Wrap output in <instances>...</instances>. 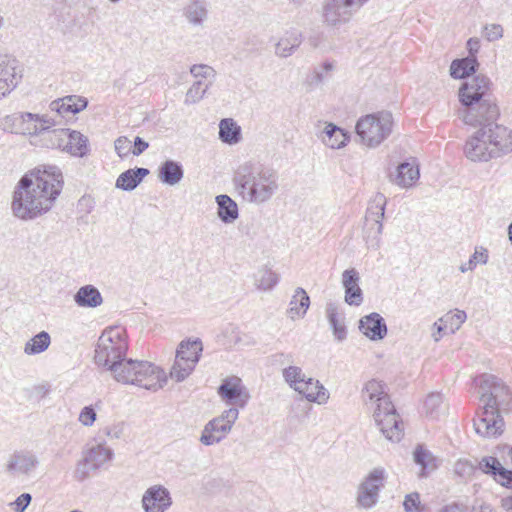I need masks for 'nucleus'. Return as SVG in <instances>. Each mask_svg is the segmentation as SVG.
<instances>
[{
	"instance_id": "1",
	"label": "nucleus",
	"mask_w": 512,
	"mask_h": 512,
	"mask_svg": "<svg viewBox=\"0 0 512 512\" xmlns=\"http://www.w3.org/2000/svg\"><path fill=\"white\" fill-rule=\"evenodd\" d=\"M63 185V174L57 166L43 165L26 173L13 191V215L30 221L47 214L61 194Z\"/></svg>"
},
{
	"instance_id": "2",
	"label": "nucleus",
	"mask_w": 512,
	"mask_h": 512,
	"mask_svg": "<svg viewBox=\"0 0 512 512\" xmlns=\"http://www.w3.org/2000/svg\"><path fill=\"white\" fill-rule=\"evenodd\" d=\"M479 390L484 406L474 418L475 432L485 438L497 437L504 430L500 413H512V390L492 374L480 376Z\"/></svg>"
},
{
	"instance_id": "3",
	"label": "nucleus",
	"mask_w": 512,
	"mask_h": 512,
	"mask_svg": "<svg viewBox=\"0 0 512 512\" xmlns=\"http://www.w3.org/2000/svg\"><path fill=\"white\" fill-rule=\"evenodd\" d=\"M233 183L245 201L263 204L277 192L278 176L275 171L245 162L235 171Z\"/></svg>"
},
{
	"instance_id": "4",
	"label": "nucleus",
	"mask_w": 512,
	"mask_h": 512,
	"mask_svg": "<svg viewBox=\"0 0 512 512\" xmlns=\"http://www.w3.org/2000/svg\"><path fill=\"white\" fill-rule=\"evenodd\" d=\"M512 152V129L497 124L479 128L469 137L464 146L466 157L474 162L489 161Z\"/></svg>"
},
{
	"instance_id": "5",
	"label": "nucleus",
	"mask_w": 512,
	"mask_h": 512,
	"mask_svg": "<svg viewBox=\"0 0 512 512\" xmlns=\"http://www.w3.org/2000/svg\"><path fill=\"white\" fill-rule=\"evenodd\" d=\"M362 397L366 406L373 410V418L382 434L392 442H399L404 435L403 423L384 385L376 380L368 381L362 390Z\"/></svg>"
},
{
	"instance_id": "6",
	"label": "nucleus",
	"mask_w": 512,
	"mask_h": 512,
	"mask_svg": "<svg viewBox=\"0 0 512 512\" xmlns=\"http://www.w3.org/2000/svg\"><path fill=\"white\" fill-rule=\"evenodd\" d=\"M127 350L125 332L118 327H109L98 338L94 354L95 364L110 371L116 380L117 374L122 372L128 360Z\"/></svg>"
},
{
	"instance_id": "7",
	"label": "nucleus",
	"mask_w": 512,
	"mask_h": 512,
	"mask_svg": "<svg viewBox=\"0 0 512 512\" xmlns=\"http://www.w3.org/2000/svg\"><path fill=\"white\" fill-rule=\"evenodd\" d=\"M167 379L165 371L155 364L148 361L129 359L124 364L122 372L117 374L116 381L157 391L167 383Z\"/></svg>"
},
{
	"instance_id": "8",
	"label": "nucleus",
	"mask_w": 512,
	"mask_h": 512,
	"mask_svg": "<svg viewBox=\"0 0 512 512\" xmlns=\"http://www.w3.org/2000/svg\"><path fill=\"white\" fill-rule=\"evenodd\" d=\"M282 377L288 386L310 402L325 403L329 394L316 379L307 377L298 366L290 365L282 370Z\"/></svg>"
},
{
	"instance_id": "9",
	"label": "nucleus",
	"mask_w": 512,
	"mask_h": 512,
	"mask_svg": "<svg viewBox=\"0 0 512 512\" xmlns=\"http://www.w3.org/2000/svg\"><path fill=\"white\" fill-rule=\"evenodd\" d=\"M392 114L380 112L361 117L356 124V133L368 147L378 146L392 130Z\"/></svg>"
},
{
	"instance_id": "10",
	"label": "nucleus",
	"mask_w": 512,
	"mask_h": 512,
	"mask_svg": "<svg viewBox=\"0 0 512 512\" xmlns=\"http://www.w3.org/2000/svg\"><path fill=\"white\" fill-rule=\"evenodd\" d=\"M458 111L459 118L466 124L473 127L483 128L497 120L499 108L495 99H485L471 104H462Z\"/></svg>"
},
{
	"instance_id": "11",
	"label": "nucleus",
	"mask_w": 512,
	"mask_h": 512,
	"mask_svg": "<svg viewBox=\"0 0 512 512\" xmlns=\"http://www.w3.org/2000/svg\"><path fill=\"white\" fill-rule=\"evenodd\" d=\"M113 455V450L104 443L88 448L83 451L82 459L76 465L74 478L78 481H84L90 477L91 471H96L111 461Z\"/></svg>"
},
{
	"instance_id": "12",
	"label": "nucleus",
	"mask_w": 512,
	"mask_h": 512,
	"mask_svg": "<svg viewBox=\"0 0 512 512\" xmlns=\"http://www.w3.org/2000/svg\"><path fill=\"white\" fill-rule=\"evenodd\" d=\"M239 416L237 408L224 410L218 417L213 418L204 426L200 442L205 446L219 443L231 431Z\"/></svg>"
},
{
	"instance_id": "13",
	"label": "nucleus",
	"mask_w": 512,
	"mask_h": 512,
	"mask_svg": "<svg viewBox=\"0 0 512 512\" xmlns=\"http://www.w3.org/2000/svg\"><path fill=\"white\" fill-rule=\"evenodd\" d=\"M386 471L384 468H374L360 483L357 489L356 502L363 509H371L379 499L380 489L384 486Z\"/></svg>"
},
{
	"instance_id": "14",
	"label": "nucleus",
	"mask_w": 512,
	"mask_h": 512,
	"mask_svg": "<svg viewBox=\"0 0 512 512\" xmlns=\"http://www.w3.org/2000/svg\"><path fill=\"white\" fill-rule=\"evenodd\" d=\"M369 0H327L323 6V18L330 26L347 23L353 14Z\"/></svg>"
},
{
	"instance_id": "15",
	"label": "nucleus",
	"mask_w": 512,
	"mask_h": 512,
	"mask_svg": "<svg viewBox=\"0 0 512 512\" xmlns=\"http://www.w3.org/2000/svg\"><path fill=\"white\" fill-rule=\"evenodd\" d=\"M386 197L382 193H377L371 200L366 212V222H371L368 235L365 236L368 247L378 248L380 245V235L382 234V219L385 214Z\"/></svg>"
},
{
	"instance_id": "16",
	"label": "nucleus",
	"mask_w": 512,
	"mask_h": 512,
	"mask_svg": "<svg viewBox=\"0 0 512 512\" xmlns=\"http://www.w3.org/2000/svg\"><path fill=\"white\" fill-rule=\"evenodd\" d=\"M494 99L491 93V81L483 75H474L466 80L459 89V101L461 104H471L482 99Z\"/></svg>"
},
{
	"instance_id": "17",
	"label": "nucleus",
	"mask_w": 512,
	"mask_h": 512,
	"mask_svg": "<svg viewBox=\"0 0 512 512\" xmlns=\"http://www.w3.org/2000/svg\"><path fill=\"white\" fill-rule=\"evenodd\" d=\"M217 393L227 405L235 406L234 408L237 409H243L250 399L248 389L243 385L241 378L238 376H230L223 379L217 389Z\"/></svg>"
},
{
	"instance_id": "18",
	"label": "nucleus",
	"mask_w": 512,
	"mask_h": 512,
	"mask_svg": "<svg viewBox=\"0 0 512 512\" xmlns=\"http://www.w3.org/2000/svg\"><path fill=\"white\" fill-rule=\"evenodd\" d=\"M37 120H39L38 114L18 112L4 117L1 125L5 131L11 133L38 135L40 128H37Z\"/></svg>"
},
{
	"instance_id": "19",
	"label": "nucleus",
	"mask_w": 512,
	"mask_h": 512,
	"mask_svg": "<svg viewBox=\"0 0 512 512\" xmlns=\"http://www.w3.org/2000/svg\"><path fill=\"white\" fill-rule=\"evenodd\" d=\"M172 503L169 490L160 484L149 487L141 499L144 512H166L170 509Z\"/></svg>"
},
{
	"instance_id": "20",
	"label": "nucleus",
	"mask_w": 512,
	"mask_h": 512,
	"mask_svg": "<svg viewBox=\"0 0 512 512\" xmlns=\"http://www.w3.org/2000/svg\"><path fill=\"white\" fill-rule=\"evenodd\" d=\"M39 465L36 454L29 450H18L10 455L6 471L12 476H29Z\"/></svg>"
},
{
	"instance_id": "21",
	"label": "nucleus",
	"mask_w": 512,
	"mask_h": 512,
	"mask_svg": "<svg viewBox=\"0 0 512 512\" xmlns=\"http://www.w3.org/2000/svg\"><path fill=\"white\" fill-rule=\"evenodd\" d=\"M419 177V165L415 158H410L397 166L396 173L395 175H390V180L401 188H410Z\"/></svg>"
},
{
	"instance_id": "22",
	"label": "nucleus",
	"mask_w": 512,
	"mask_h": 512,
	"mask_svg": "<svg viewBox=\"0 0 512 512\" xmlns=\"http://www.w3.org/2000/svg\"><path fill=\"white\" fill-rule=\"evenodd\" d=\"M182 15L188 24L202 28L209 18V3L207 0H187Z\"/></svg>"
},
{
	"instance_id": "23",
	"label": "nucleus",
	"mask_w": 512,
	"mask_h": 512,
	"mask_svg": "<svg viewBox=\"0 0 512 512\" xmlns=\"http://www.w3.org/2000/svg\"><path fill=\"white\" fill-rule=\"evenodd\" d=\"M360 331L370 340L378 341L387 335V325L384 318L376 312L362 317L359 321Z\"/></svg>"
},
{
	"instance_id": "24",
	"label": "nucleus",
	"mask_w": 512,
	"mask_h": 512,
	"mask_svg": "<svg viewBox=\"0 0 512 512\" xmlns=\"http://www.w3.org/2000/svg\"><path fill=\"white\" fill-rule=\"evenodd\" d=\"M359 273L356 269H347L342 273V284L345 288V302L359 306L363 302V293L359 287Z\"/></svg>"
},
{
	"instance_id": "25",
	"label": "nucleus",
	"mask_w": 512,
	"mask_h": 512,
	"mask_svg": "<svg viewBox=\"0 0 512 512\" xmlns=\"http://www.w3.org/2000/svg\"><path fill=\"white\" fill-rule=\"evenodd\" d=\"M88 101L86 98L70 95L64 98L54 100L50 104L52 111L57 112L62 117L75 115L87 107Z\"/></svg>"
},
{
	"instance_id": "26",
	"label": "nucleus",
	"mask_w": 512,
	"mask_h": 512,
	"mask_svg": "<svg viewBox=\"0 0 512 512\" xmlns=\"http://www.w3.org/2000/svg\"><path fill=\"white\" fill-rule=\"evenodd\" d=\"M16 85L15 60L0 55V99L10 93Z\"/></svg>"
},
{
	"instance_id": "27",
	"label": "nucleus",
	"mask_w": 512,
	"mask_h": 512,
	"mask_svg": "<svg viewBox=\"0 0 512 512\" xmlns=\"http://www.w3.org/2000/svg\"><path fill=\"white\" fill-rule=\"evenodd\" d=\"M158 179L165 185L175 186L184 177V169L180 162L169 159L164 161L158 168Z\"/></svg>"
},
{
	"instance_id": "28",
	"label": "nucleus",
	"mask_w": 512,
	"mask_h": 512,
	"mask_svg": "<svg viewBox=\"0 0 512 512\" xmlns=\"http://www.w3.org/2000/svg\"><path fill=\"white\" fill-rule=\"evenodd\" d=\"M302 34L296 29L286 31L275 45V54L286 58L291 56L302 43Z\"/></svg>"
},
{
	"instance_id": "29",
	"label": "nucleus",
	"mask_w": 512,
	"mask_h": 512,
	"mask_svg": "<svg viewBox=\"0 0 512 512\" xmlns=\"http://www.w3.org/2000/svg\"><path fill=\"white\" fill-rule=\"evenodd\" d=\"M217 204V215L225 224L234 223L239 217L237 203L228 195L221 194L215 198Z\"/></svg>"
},
{
	"instance_id": "30",
	"label": "nucleus",
	"mask_w": 512,
	"mask_h": 512,
	"mask_svg": "<svg viewBox=\"0 0 512 512\" xmlns=\"http://www.w3.org/2000/svg\"><path fill=\"white\" fill-rule=\"evenodd\" d=\"M73 298L75 303L82 308H96L103 303L100 291L91 284L80 287Z\"/></svg>"
},
{
	"instance_id": "31",
	"label": "nucleus",
	"mask_w": 512,
	"mask_h": 512,
	"mask_svg": "<svg viewBox=\"0 0 512 512\" xmlns=\"http://www.w3.org/2000/svg\"><path fill=\"white\" fill-rule=\"evenodd\" d=\"M148 174L149 170L147 168L128 169L118 176L116 187L124 191H132Z\"/></svg>"
},
{
	"instance_id": "32",
	"label": "nucleus",
	"mask_w": 512,
	"mask_h": 512,
	"mask_svg": "<svg viewBox=\"0 0 512 512\" xmlns=\"http://www.w3.org/2000/svg\"><path fill=\"white\" fill-rule=\"evenodd\" d=\"M64 151L75 157H84L89 152L88 138L79 131L69 129Z\"/></svg>"
},
{
	"instance_id": "33",
	"label": "nucleus",
	"mask_w": 512,
	"mask_h": 512,
	"mask_svg": "<svg viewBox=\"0 0 512 512\" xmlns=\"http://www.w3.org/2000/svg\"><path fill=\"white\" fill-rule=\"evenodd\" d=\"M325 312L335 339L338 341H343L346 339L347 330L343 321V317L338 312L337 304L334 302L327 303Z\"/></svg>"
},
{
	"instance_id": "34",
	"label": "nucleus",
	"mask_w": 512,
	"mask_h": 512,
	"mask_svg": "<svg viewBox=\"0 0 512 512\" xmlns=\"http://www.w3.org/2000/svg\"><path fill=\"white\" fill-rule=\"evenodd\" d=\"M322 142L332 148L340 149L344 147L348 141V136L343 129L333 123H327L321 134Z\"/></svg>"
},
{
	"instance_id": "35",
	"label": "nucleus",
	"mask_w": 512,
	"mask_h": 512,
	"mask_svg": "<svg viewBox=\"0 0 512 512\" xmlns=\"http://www.w3.org/2000/svg\"><path fill=\"white\" fill-rule=\"evenodd\" d=\"M479 67L477 58L464 57L455 59L450 65V75L454 79H464L473 75Z\"/></svg>"
},
{
	"instance_id": "36",
	"label": "nucleus",
	"mask_w": 512,
	"mask_h": 512,
	"mask_svg": "<svg viewBox=\"0 0 512 512\" xmlns=\"http://www.w3.org/2000/svg\"><path fill=\"white\" fill-rule=\"evenodd\" d=\"M310 306V298L306 291L298 287L289 303L288 315L291 319L303 317Z\"/></svg>"
},
{
	"instance_id": "37",
	"label": "nucleus",
	"mask_w": 512,
	"mask_h": 512,
	"mask_svg": "<svg viewBox=\"0 0 512 512\" xmlns=\"http://www.w3.org/2000/svg\"><path fill=\"white\" fill-rule=\"evenodd\" d=\"M219 139L226 144H237L241 140V128L231 118H225L219 124Z\"/></svg>"
},
{
	"instance_id": "38",
	"label": "nucleus",
	"mask_w": 512,
	"mask_h": 512,
	"mask_svg": "<svg viewBox=\"0 0 512 512\" xmlns=\"http://www.w3.org/2000/svg\"><path fill=\"white\" fill-rule=\"evenodd\" d=\"M50 344L51 337L49 333L41 331L25 343L24 353L29 356L43 353L49 348Z\"/></svg>"
},
{
	"instance_id": "39",
	"label": "nucleus",
	"mask_w": 512,
	"mask_h": 512,
	"mask_svg": "<svg viewBox=\"0 0 512 512\" xmlns=\"http://www.w3.org/2000/svg\"><path fill=\"white\" fill-rule=\"evenodd\" d=\"M184 352L182 350H176V356L173 366L170 370L171 379L176 382H181L185 380L191 372L194 370V366L188 363L183 358Z\"/></svg>"
},
{
	"instance_id": "40",
	"label": "nucleus",
	"mask_w": 512,
	"mask_h": 512,
	"mask_svg": "<svg viewBox=\"0 0 512 512\" xmlns=\"http://www.w3.org/2000/svg\"><path fill=\"white\" fill-rule=\"evenodd\" d=\"M177 350H182L184 360L195 367L200 359L203 346L201 340L197 338L193 341H181Z\"/></svg>"
},
{
	"instance_id": "41",
	"label": "nucleus",
	"mask_w": 512,
	"mask_h": 512,
	"mask_svg": "<svg viewBox=\"0 0 512 512\" xmlns=\"http://www.w3.org/2000/svg\"><path fill=\"white\" fill-rule=\"evenodd\" d=\"M424 409L426 416L437 419L445 412L443 398L440 393H430L424 401Z\"/></svg>"
},
{
	"instance_id": "42",
	"label": "nucleus",
	"mask_w": 512,
	"mask_h": 512,
	"mask_svg": "<svg viewBox=\"0 0 512 512\" xmlns=\"http://www.w3.org/2000/svg\"><path fill=\"white\" fill-rule=\"evenodd\" d=\"M255 285L263 291L271 290L278 283V276L268 268H261L254 276Z\"/></svg>"
},
{
	"instance_id": "43",
	"label": "nucleus",
	"mask_w": 512,
	"mask_h": 512,
	"mask_svg": "<svg viewBox=\"0 0 512 512\" xmlns=\"http://www.w3.org/2000/svg\"><path fill=\"white\" fill-rule=\"evenodd\" d=\"M68 133L69 129H53L43 134V141L47 147L64 151Z\"/></svg>"
},
{
	"instance_id": "44",
	"label": "nucleus",
	"mask_w": 512,
	"mask_h": 512,
	"mask_svg": "<svg viewBox=\"0 0 512 512\" xmlns=\"http://www.w3.org/2000/svg\"><path fill=\"white\" fill-rule=\"evenodd\" d=\"M413 458H414L415 463L421 466V472H420L421 477L426 476V472H425L426 469L434 468V464H433L434 458H433L432 454L429 451L423 449V447H421V446H418L415 449V451L413 453Z\"/></svg>"
},
{
	"instance_id": "45",
	"label": "nucleus",
	"mask_w": 512,
	"mask_h": 512,
	"mask_svg": "<svg viewBox=\"0 0 512 512\" xmlns=\"http://www.w3.org/2000/svg\"><path fill=\"white\" fill-rule=\"evenodd\" d=\"M467 316L462 310H455V312H449L439 319V322L443 323L445 327H450L452 333L458 330L461 325L465 322Z\"/></svg>"
},
{
	"instance_id": "46",
	"label": "nucleus",
	"mask_w": 512,
	"mask_h": 512,
	"mask_svg": "<svg viewBox=\"0 0 512 512\" xmlns=\"http://www.w3.org/2000/svg\"><path fill=\"white\" fill-rule=\"evenodd\" d=\"M488 261V251L483 247H479L475 249V252L470 257L467 263L462 264L459 269L462 273L467 271H472L475 269L478 263L486 264Z\"/></svg>"
},
{
	"instance_id": "47",
	"label": "nucleus",
	"mask_w": 512,
	"mask_h": 512,
	"mask_svg": "<svg viewBox=\"0 0 512 512\" xmlns=\"http://www.w3.org/2000/svg\"><path fill=\"white\" fill-rule=\"evenodd\" d=\"M210 85L211 83L209 85H205V87H202V81L195 82L187 91L185 102L197 103L198 101H200L204 97Z\"/></svg>"
},
{
	"instance_id": "48",
	"label": "nucleus",
	"mask_w": 512,
	"mask_h": 512,
	"mask_svg": "<svg viewBox=\"0 0 512 512\" xmlns=\"http://www.w3.org/2000/svg\"><path fill=\"white\" fill-rule=\"evenodd\" d=\"M477 468V464L468 459H459L454 465V472L460 477H470Z\"/></svg>"
},
{
	"instance_id": "49",
	"label": "nucleus",
	"mask_w": 512,
	"mask_h": 512,
	"mask_svg": "<svg viewBox=\"0 0 512 512\" xmlns=\"http://www.w3.org/2000/svg\"><path fill=\"white\" fill-rule=\"evenodd\" d=\"M501 466V463L498 461L497 458L492 456H486L483 457L479 462L477 467L484 472L485 474L495 476L496 472L498 471V467Z\"/></svg>"
},
{
	"instance_id": "50",
	"label": "nucleus",
	"mask_w": 512,
	"mask_h": 512,
	"mask_svg": "<svg viewBox=\"0 0 512 512\" xmlns=\"http://www.w3.org/2000/svg\"><path fill=\"white\" fill-rule=\"evenodd\" d=\"M403 507L405 512H422L423 507L421 506L419 494L414 492L406 495Z\"/></svg>"
},
{
	"instance_id": "51",
	"label": "nucleus",
	"mask_w": 512,
	"mask_h": 512,
	"mask_svg": "<svg viewBox=\"0 0 512 512\" xmlns=\"http://www.w3.org/2000/svg\"><path fill=\"white\" fill-rule=\"evenodd\" d=\"M503 27L500 24H487L483 27V36L489 42H494L503 37Z\"/></svg>"
},
{
	"instance_id": "52",
	"label": "nucleus",
	"mask_w": 512,
	"mask_h": 512,
	"mask_svg": "<svg viewBox=\"0 0 512 512\" xmlns=\"http://www.w3.org/2000/svg\"><path fill=\"white\" fill-rule=\"evenodd\" d=\"M190 73L195 78H215L216 71L206 64H195L190 68Z\"/></svg>"
},
{
	"instance_id": "53",
	"label": "nucleus",
	"mask_w": 512,
	"mask_h": 512,
	"mask_svg": "<svg viewBox=\"0 0 512 512\" xmlns=\"http://www.w3.org/2000/svg\"><path fill=\"white\" fill-rule=\"evenodd\" d=\"M114 148L120 158L132 153L131 141L125 136H120L114 141Z\"/></svg>"
},
{
	"instance_id": "54",
	"label": "nucleus",
	"mask_w": 512,
	"mask_h": 512,
	"mask_svg": "<svg viewBox=\"0 0 512 512\" xmlns=\"http://www.w3.org/2000/svg\"><path fill=\"white\" fill-rule=\"evenodd\" d=\"M494 479L502 486L512 489V471L504 468L502 465L498 467Z\"/></svg>"
},
{
	"instance_id": "55",
	"label": "nucleus",
	"mask_w": 512,
	"mask_h": 512,
	"mask_svg": "<svg viewBox=\"0 0 512 512\" xmlns=\"http://www.w3.org/2000/svg\"><path fill=\"white\" fill-rule=\"evenodd\" d=\"M96 418H97V414H96L95 409L93 408V406L89 405V406H85L81 410L78 419L82 425L90 427L93 425Z\"/></svg>"
},
{
	"instance_id": "56",
	"label": "nucleus",
	"mask_w": 512,
	"mask_h": 512,
	"mask_svg": "<svg viewBox=\"0 0 512 512\" xmlns=\"http://www.w3.org/2000/svg\"><path fill=\"white\" fill-rule=\"evenodd\" d=\"M334 66L331 62H325L319 69H315L314 71V82L316 84L323 83L329 77L331 72L333 71Z\"/></svg>"
},
{
	"instance_id": "57",
	"label": "nucleus",
	"mask_w": 512,
	"mask_h": 512,
	"mask_svg": "<svg viewBox=\"0 0 512 512\" xmlns=\"http://www.w3.org/2000/svg\"><path fill=\"white\" fill-rule=\"evenodd\" d=\"M32 496L29 493H23L21 494L16 500H15V512H24L26 508L31 503Z\"/></svg>"
},
{
	"instance_id": "58",
	"label": "nucleus",
	"mask_w": 512,
	"mask_h": 512,
	"mask_svg": "<svg viewBox=\"0 0 512 512\" xmlns=\"http://www.w3.org/2000/svg\"><path fill=\"white\" fill-rule=\"evenodd\" d=\"M55 125V121L51 120L48 116H39V120H37V128H41L38 131V134L43 135L49 129Z\"/></svg>"
},
{
	"instance_id": "59",
	"label": "nucleus",
	"mask_w": 512,
	"mask_h": 512,
	"mask_svg": "<svg viewBox=\"0 0 512 512\" xmlns=\"http://www.w3.org/2000/svg\"><path fill=\"white\" fill-rule=\"evenodd\" d=\"M466 47L468 50L467 57L477 58L476 55L480 49V40L476 37H471L468 39V41L466 43Z\"/></svg>"
},
{
	"instance_id": "60",
	"label": "nucleus",
	"mask_w": 512,
	"mask_h": 512,
	"mask_svg": "<svg viewBox=\"0 0 512 512\" xmlns=\"http://www.w3.org/2000/svg\"><path fill=\"white\" fill-rule=\"evenodd\" d=\"M149 147L148 142L143 140L141 137L137 136L133 143L132 154L135 156H139Z\"/></svg>"
},
{
	"instance_id": "61",
	"label": "nucleus",
	"mask_w": 512,
	"mask_h": 512,
	"mask_svg": "<svg viewBox=\"0 0 512 512\" xmlns=\"http://www.w3.org/2000/svg\"><path fill=\"white\" fill-rule=\"evenodd\" d=\"M105 434L111 439H119L123 434V424H115L104 429Z\"/></svg>"
},
{
	"instance_id": "62",
	"label": "nucleus",
	"mask_w": 512,
	"mask_h": 512,
	"mask_svg": "<svg viewBox=\"0 0 512 512\" xmlns=\"http://www.w3.org/2000/svg\"><path fill=\"white\" fill-rule=\"evenodd\" d=\"M434 327L436 328V332L432 334V337L435 342H438L441 339V332L444 330L445 325H438L437 323H434Z\"/></svg>"
},
{
	"instance_id": "63",
	"label": "nucleus",
	"mask_w": 512,
	"mask_h": 512,
	"mask_svg": "<svg viewBox=\"0 0 512 512\" xmlns=\"http://www.w3.org/2000/svg\"><path fill=\"white\" fill-rule=\"evenodd\" d=\"M460 506L456 503L444 506L439 512H459Z\"/></svg>"
},
{
	"instance_id": "64",
	"label": "nucleus",
	"mask_w": 512,
	"mask_h": 512,
	"mask_svg": "<svg viewBox=\"0 0 512 512\" xmlns=\"http://www.w3.org/2000/svg\"><path fill=\"white\" fill-rule=\"evenodd\" d=\"M277 357L283 359L282 363L283 362H292V355L291 354L280 353V354L277 355Z\"/></svg>"
}]
</instances>
